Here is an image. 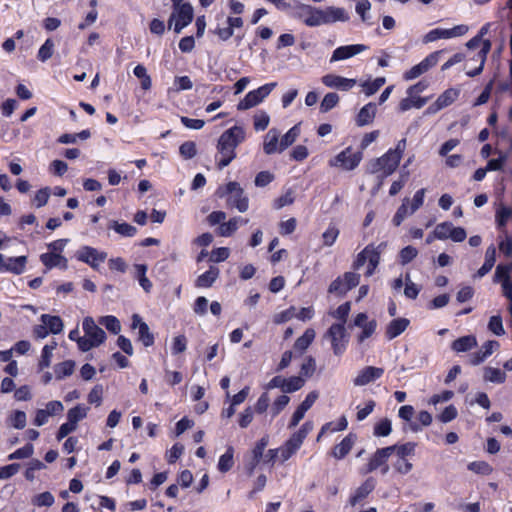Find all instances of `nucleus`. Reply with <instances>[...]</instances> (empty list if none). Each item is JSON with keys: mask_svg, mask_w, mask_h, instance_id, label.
Instances as JSON below:
<instances>
[{"mask_svg": "<svg viewBox=\"0 0 512 512\" xmlns=\"http://www.w3.org/2000/svg\"><path fill=\"white\" fill-rule=\"evenodd\" d=\"M83 330L96 345L100 346L106 339L105 331L96 325L92 317H86L83 320Z\"/></svg>", "mask_w": 512, "mask_h": 512, "instance_id": "obj_16", "label": "nucleus"}, {"mask_svg": "<svg viewBox=\"0 0 512 512\" xmlns=\"http://www.w3.org/2000/svg\"><path fill=\"white\" fill-rule=\"evenodd\" d=\"M383 374V368L366 366L359 371L358 375L354 378L353 383L355 386H365L381 378Z\"/></svg>", "mask_w": 512, "mask_h": 512, "instance_id": "obj_13", "label": "nucleus"}, {"mask_svg": "<svg viewBox=\"0 0 512 512\" xmlns=\"http://www.w3.org/2000/svg\"><path fill=\"white\" fill-rule=\"evenodd\" d=\"M477 339L473 335H467L454 340L451 344L455 352H467L477 346Z\"/></svg>", "mask_w": 512, "mask_h": 512, "instance_id": "obj_30", "label": "nucleus"}, {"mask_svg": "<svg viewBox=\"0 0 512 512\" xmlns=\"http://www.w3.org/2000/svg\"><path fill=\"white\" fill-rule=\"evenodd\" d=\"M312 430L313 423L311 421H307L300 427L298 431L294 432L285 443L298 451L303 444V441Z\"/></svg>", "mask_w": 512, "mask_h": 512, "instance_id": "obj_20", "label": "nucleus"}, {"mask_svg": "<svg viewBox=\"0 0 512 512\" xmlns=\"http://www.w3.org/2000/svg\"><path fill=\"white\" fill-rule=\"evenodd\" d=\"M108 227L123 237H133L137 233L136 227L125 222L119 223L118 221L113 220L109 223Z\"/></svg>", "mask_w": 512, "mask_h": 512, "instance_id": "obj_37", "label": "nucleus"}, {"mask_svg": "<svg viewBox=\"0 0 512 512\" xmlns=\"http://www.w3.org/2000/svg\"><path fill=\"white\" fill-rule=\"evenodd\" d=\"M393 454V448L384 447L377 449L371 456L364 473H370L387 463L388 458Z\"/></svg>", "mask_w": 512, "mask_h": 512, "instance_id": "obj_19", "label": "nucleus"}, {"mask_svg": "<svg viewBox=\"0 0 512 512\" xmlns=\"http://www.w3.org/2000/svg\"><path fill=\"white\" fill-rule=\"evenodd\" d=\"M290 398L287 395L279 396L272 404L270 413L276 417L288 405Z\"/></svg>", "mask_w": 512, "mask_h": 512, "instance_id": "obj_61", "label": "nucleus"}, {"mask_svg": "<svg viewBox=\"0 0 512 512\" xmlns=\"http://www.w3.org/2000/svg\"><path fill=\"white\" fill-rule=\"evenodd\" d=\"M173 10L169 18V27L172 22L175 21L174 31L180 33L184 27L192 22L194 16L193 7L190 3L186 2L177 7H173Z\"/></svg>", "mask_w": 512, "mask_h": 512, "instance_id": "obj_6", "label": "nucleus"}, {"mask_svg": "<svg viewBox=\"0 0 512 512\" xmlns=\"http://www.w3.org/2000/svg\"><path fill=\"white\" fill-rule=\"evenodd\" d=\"M132 329L138 328V340L146 347L152 346L154 343V336L150 332L149 326L142 320L140 315H132Z\"/></svg>", "mask_w": 512, "mask_h": 512, "instance_id": "obj_14", "label": "nucleus"}, {"mask_svg": "<svg viewBox=\"0 0 512 512\" xmlns=\"http://www.w3.org/2000/svg\"><path fill=\"white\" fill-rule=\"evenodd\" d=\"M427 101H428V98H425V97L409 96L400 101L399 109L402 112H405V111L411 109L412 107L420 109L427 103Z\"/></svg>", "mask_w": 512, "mask_h": 512, "instance_id": "obj_39", "label": "nucleus"}, {"mask_svg": "<svg viewBox=\"0 0 512 512\" xmlns=\"http://www.w3.org/2000/svg\"><path fill=\"white\" fill-rule=\"evenodd\" d=\"M99 323L115 335L121 331L120 321L115 316H103L99 319Z\"/></svg>", "mask_w": 512, "mask_h": 512, "instance_id": "obj_47", "label": "nucleus"}, {"mask_svg": "<svg viewBox=\"0 0 512 512\" xmlns=\"http://www.w3.org/2000/svg\"><path fill=\"white\" fill-rule=\"evenodd\" d=\"M219 276V269L215 266H211L208 271L198 276L195 285L199 288H208L213 285Z\"/></svg>", "mask_w": 512, "mask_h": 512, "instance_id": "obj_32", "label": "nucleus"}, {"mask_svg": "<svg viewBox=\"0 0 512 512\" xmlns=\"http://www.w3.org/2000/svg\"><path fill=\"white\" fill-rule=\"evenodd\" d=\"M418 254V251L413 246H406L400 251V261L402 265L411 262Z\"/></svg>", "mask_w": 512, "mask_h": 512, "instance_id": "obj_63", "label": "nucleus"}, {"mask_svg": "<svg viewBox=\"0 0 512 512\" xmlns=\"http://www.w3.org/2000/svg\"><path fill=\"white\" fill-rule=\"evenodd\" d=\"M339 102V96L337 93H327L320 103V111L326 113L333 109Z\"/></svg>", "mask_w": 512, "mask_h": 512, "instance_id": "obj_50", "label": "nucleus"}, {"mask_svg": "<svg viewBox=\"0 0 512 512\" xmlns=\"http://www.w3.org/2000/svg\"><path fill=\"white\" fill-rule=\"evenodd\" d=\"M499 342L495 340H489L485 342L481 349L469 356V363L473 366H477L484 362L495 350L499 348Z\"/></svg>", "mask_w": 512, "mask_h": 512, "instance_id": "obj_18", "label": "nucleus"}, {"mask_svg": "<svg viewBox=\"0 0 512 512\" xmlns=\"http://www.w3.org/2000/svg\"><path fill=\"white\" fill-rule=\"evenodd\" d=\"M348 422L345 416H342L338 423L334 425L333 422H328L325 425L322 426L320 433L317 436V441L320 440L322 435L326 432H337V431H343L347 428Z\"/></svg>", "mask_w": 512, "mask_h": 512, "instance_id": "obj_44", "label": "nucleus"}, {"mask_svg": "<svg viewBox=\"0 0 512 512\" xmlns=\"http://www.w3.org/2000/svg\"><path fill=\"white\" fill-rule=\"evenodd\" d=\"M245 130L241 126H233L219 138L217 152L220 159L217 166L220 170L228 166L236 158V147L245 140Z\"/></svg>", "mask_w": 512, "mask_h": 512, "instance_id": "obj_1", "label": "nucleus"}, {"mask_svg": "<svg viewBox=\"0 0 512 512\" xmlns=\"http://www.w3.org/2000/svg\"><path fill=\"white\" fill-rule=\"evenodd\" d=\"M180 155L185 159L193 158L196 153V144L193 141H186L179 148Z\"/></svg>", "mask_w": 512, "mask_h": 512, "instance_id": "obj_62", "label": "nucleus"}, {"mask_svg": "<svg viewBox=\"0 0 512 512\" xmlns=\"http://www.w3.org/2000/svg\"><path fill=\"white\" fill-rule=\"evenodd\" d=\"M305 384L303 378L299 376H293L288 379L285 378L284 393H292L300 390Z\"/></svg>", "mask_w": 512, "mask_h": 512, "instance_id": "obj_51", "label": "nucleus"}, {"mask_svg": "<svg viewBox=\"0 0 512 512\" xmlns=\"http://www.w3.org/2000/svg\"><path fill=\"white\" fill-rule=\"evenodd\" d=\"M362 156V152H353L352 149L348 147L331 159L330 165L334 167H341L347 171L353 170L361 162Z\"/></svg>", "mask_w": 512, "mask_h": 512, "instance_id": "obj_8", "label": "nucleus"}, {"mask_svg": "<svg viewBox=\"0 0 512 512\" xmlns=\"http://www.w3.org/2000/svg\"><path fill=\"white\" fill-rule=\"evenodd\" d=\"M375 488V480L373 478H368L365 482L359 486L354 495H352L349 499V503L351 506H355L357 503L365 499Z\"/></svg>", "mask_w": 512, "mask_h": 512, "instance_id": "obj_22", "label": "nucleus"}, {"mask_svg": "<svg viewBox=\"0 0 512 512\" xmlns=\"http://www.w3.org/2000/svg\"><path fill=\"white\" fill-rule=\"evenodd\" d=\"M300 135L299 125H294L280 140L279 142V153L283 152L289 146H291Z\"/></svg>", "mask_w": 512, "mask_h": 512, "instance_id": "obj_40", "label": "nucleus"}, {"mask_svg": "<svg viewBox=\"0 0 512 512\" xmlns=\"http://www.w3.org/2000/svg\"><path fill=\"white\" fill-rule=\"evenodd\" d=\"M135 277L138 279L143 290L149 293L152 289V282L147 278V266L145 264H135Z\"/></svg>", "mask_w": 512, "mask_h": 512, "instance_id": "obj_38", "label": "nucleus"}, {"mask_svg": "<svg viewBox=\"0 0 512 512\" xmlns=\"http://www.w3.org/2000/svg\"><path fill=\"white\" fill-rule=\"evenodd\" d=\"M216 194L220 198L227 197V206L236 208L241 213L246 212L249 208V198L236 181H231L226 186L219 187Z\"/></svg>", "mask_w": 512, "mask_h": 512, "instance_id": "obj_2", "label": "nucleus"}, {"mask_svg": "<svg viewBox=\"0 0 512 512\" xmlns=\"http://www.w3.org/2000/svg\"><path fill=\"white\" fill-rule=\"evenodd\" d=\"M354 437L352 434L347 435L339 444L332 449V455L336 459H343L352 449Z\"/></svg>", "mask_w": 512, "mask_h": 512, "instance_id": "obj_31", "label": "nucleus"}, {"mask_svg": "<svg viewBox=\"0 0 512 512\" xmlns=\"http://www.w3.org/2000/svg\"><path fill=\"white\" fill-rule=\"evenodd\" d=\"M74 369L75 362L73 360H66L61 363H58L54 366L55 378L57 380H62L63 378L72 375Z\"/></svg>", "mask_w": 512, "mask_h": 512, "instance_id": "obj_35", "label": "nucleus"}, {"mask_svg": "<svg viewBox=\"0 0 512 512\" xmlns=\"http://www.w3.org/2000/svg\"><path fill=\"white\" fill-rule=\"evenodd\" d=\"M377 107L376 104L370 102L363 106L357 117H356V124L359 127H363L366 125H369L373 122L375 115H376Z\"/></svg>", "mask_w": 512, "mask_h": 512, "instance_id": "obj_23", "label": "nucleus"}, {"mask_svg": "<svg viewBox=\"0 0 512 512\" xmlns=\"http://www.w3.org/2000/svg\"><path fill=\"white\" fill-rule=\"evenodd\" d=\"M315 338V331L307 329L302 336H300L294 343V349L304 352Z\"/></svg>", "mask_w": 512, "mask_h": 512, "instance_id": "obj_41", "label": "nucleus"}, {"mask_svg": "<svg viewBox=\"0 0 512 512\" xmlns=\"http://www.w3.org/2000/svg\"><path fill=\"white\" fill-rule=\"evenodd\" d=\"M339 233V229L336 226L330 225L322 234L324 246H332L335 243L336 239L338 238Z\"/></svg>", "mask_w": 512, "mask_h": 512, "instance_id": "obj_55", "label": "nucleus"}, {"mask_svg": "<svg viewBox=\"0 0 512 512\" xmlns=\"http://www.w3.org/2000/svg\"><path fill=\"white\" fill-rule=\"evenodd\" d=\"M388 447L393 448V453H396L397 458H406L415 454L416 443L407 442L401 445H392Z\"/></svg>", "mask_w": 512, "mask_h": 512, "instance_id": "obj_42", "label": "nucleus"}, {"mask_svg": "<svg viewBox=\"0 0 512 512\" xmlns=\"http://www.w3.org/2000/svg\"><path fill=\"white\" fill-rule=\"evenodd\" d=\"M279 136L280 133L277 129H270L264 137L263 151L267 155L279 152Z\"/></svg>", "mask_w": 512, "mask_h": 512, "instance_id": "obj_24", "label": "nucleus"}, {"mask_svg": "<svg viewBox=\"0 0 512 512\" xmlns=\"http://www.w3.org/2000/svg\"><path fill=\"white\" fill-rule=\"evenodd\" d=\"M270 122V117L267 113L261 112L260 114H256L254 116V128L256 131L265 130Z\"/></svg>", "mask_w": 512, "mask_h": 512, "instance_id": "obj_64", "label": "nucleus"}, {"mask_svg": "<svg viewBox=\"0 0 512 512\" xmlns=\"http://www.w3.org/2000/svg\"><path fill=\"white\" fill-rule=\"evenodd\" d=\"M27 264L26 256L19 257H9L7 259L4 258L2 254H0V271L10 272L16 275H20L25 271Z\"/></svg>", "mask_w": 512, "mask_h": 512, "instance_id": "obj_12", "label": "nucleus"}, {"mask_svg": "<svg viewBox=\"0 0 512 512\" xmlns=\"http://www.w3.org/2000/svg\"><path fill=\"white\" fill-rule=\"evenodd\" d=\"M54 501V496L48 491L36 495L32 500L33 504L39 507H50L54 504Z\"/></svg>", "mask_w": 512, "mask_h": 512, "instance_id": "obj_53", "label": "nucleus"}, {"mask_svg": "<svg viewBox=\"0 0 512 512\" xmlns=\"http://www.w3.org/2000/svg\"><path fill=\"white\" fill-rule=\"evenodd\" d=\"M233 452V448L229 447L226 450V452L220 457L218 462V469L222 473L228 472L233 467Z\"/></svg>", "mask_w": 512, "mask_h": 512, "instance_id": "obj_46", "label": "nucleus"}, {"mask_svg": "<svg viewBox=\"0 0 512 512\" xmlns=\"http://www.w3.org/2000/svg\"><path fill=\"white\" fill-rule=\"evenodd\" d=\"M410 321L407 318H397L392 320L386 328V337L392 340L402 334L409 326Z\"/></svg>", "mask_w": 512, "mask_h": 512, "instance_id": "obj_26", "label": "nucleus"}, {"mask_svg": "<svg viewBox=\"0 0 512 512\" xmlns=\"http://www.w3.org/2000/svg\"><path fill=\"white\" fill-rule=\"evenodd\" d=\"M41 322L46 325L49 333L58 334L63 330V321L59 316L43 314L41 316Z\"/></svg>", "mask_w": 512, "mask_h": 512, "instance_id": "obj_34", "label": "nucleus"}, {"mask_svg": "<svg viewBox=\"0 0 512 512\" xmlns=\"http://www.w3.org/2000/svg\"><path fill=\"white\" fill-rule=\"evenodd\" d=\"M459 90L457 89H447L445 90L436 100L438 101V105L443 108L451 105L459 96Z\"/></svg>", "mask_w": 512, "mask_h": 512, "instance_id": "obj_45", "label": "nucleus"}, {"mask_svg": "<svg viewBox=\"0 0 512 512\" xmlns=\"http://www.w3.org/2000/svg\"><path fill=\"white\" fill-rule=\"evenodd\" d=\"M88 410V407L77 405L68 411L67 420L77 426L78 422L87 416Z\"/></svg>", "mask_w": 512, "mask_h": 512, "instance_id": "obj_43", "label": "nucleus"}, {"mask_svg": "<svg viewBox=\"0 0 512 512\" xmlns=\"http://www.w3.org/2000/svg\"><path fill=\"white\" fill-rule=\"evenodd\" d=\"M442 51H436L431 54H429L426 58H424L420 63L413 66L411 69L406 71L403 75V78L407 81L413 80L422 74L426 73L429 69L434 67L438 61L439 57L441 55Z\"/></svg>", "mask_w": 512, "mask_h": 512, "instance_id": "obj_10", "label": "nucleus"}, {"mask_svg": "<svg viewBox=\"0 0 512 512\" xmlns=\"http://www.w3.org/2000/svg\"><path fill=\"white\" fill-rule=\"evenodd\" d=\"M321 81L329 88H335L342 91H348L356 85L355 79H349L335 74H326L321 78Z\"/></svg>", "mask_w": 512, "mask_h": 512, "instance_id": "obj_15", "label": "nucleus"}, {"mask_svg": "<svg viewBox=\"0 0 512 512\" xmlns=\"http://www.w3.org/2000/svg\"><path fill=\"white\" fill-rule=\"evenodd\" d=\"M326 336L330 339L333 353L336 356L342 355L348 344V334L343 323H335L330 326Z\"/></svg>", "mask_w": 512, "mask_h": 512, "instance_id": "obj_5", "label": "nucleus"}, {"mask_svg": "<svg viewBox=\"0 0 512 512\" xmlns=\"http://www.w3.org/2000/svg\"><path fill=\"white\" fill-rule=\"evenodd\" d=\"M248 219L233 217L228 222H223L218 228V234L222 237L231 236L238 229L240 224H247Z\"/></svg>", "mask_w": 512, "mask_h": 512, "instance_id": "obj_29", "label": "nucleus"}, {"mask_svg": "<svg viewBox=\"0 0 512 512\" xmlns=\"http://www.w3.org/2000/svg\"><path fill=\"white\" fill-rule=\"evenodd\" d=\"M399 156H396L392 149L388 150L383 156L372 160L369 163V172L372 174L383 172L384 176L391 175L400 163Z\"/></svg>", "mask_w": 512, "mask_h": 512, "instance_id": "obj_3", "label": "nucleus"}, {"mask_svg": "<svg viewBox=\"0 0 512 512\" xmlns=\"http://www.w3.org/2000/svg\"><path fill=\"white\" fill-rule=\"evenodd\" d=\"M365 50L367 46L363 44L340 46L333 51L330 62L349 59Z\"/></svg>", "mask_w": 512, "mask_h": 512, "instance_id": "obj_17", "label": "nucleus"}, {"mask_svg": "<svg viewBox=\"0 0 512 512\" xmlns=\"http://www.w3.org/2000/svg\"><path fill=\"white\" fill-rule=\"evenodd\" d=\"M483 378L485 381L502 384L505 382L507 376L506 373L499 368L485 367Z\"/></svg>", "mask_w": 512, "mask_h": 512, "instance_id": "obj_36", "label": "nucleus"}, {"mask_svg": "<svg viewBox=\"0 0 512 512\" xmlns=\"http://www.w3.org/2000/svg\"><path fill=\"white\" fill-rule=\"evenodd\" d=\"M326 25L336 22H347L349 15L342 7L328 6L325 8Z\"/></svg>", "mask_w": 512, "mask_h": 512, "instance_id": "obj_27", "label": "nucleus"}, {"mask_svg": "<svg viewBox=\"0 0 512 512\" xmlns=\"http://www.w3.org/2000/svg\"><path fill=\"white\" fill-rule=\"evenodd\" d=\"M276 83H268L256 90L250 91L246 94L244 99H242L238 105V110H247L262 102L276 87Z\"/></svg>", "mask_w": 512, "mask_h": 512, "instance_id": "obj_7", "label": "nucleus"}, {"mask_svg": "<svg viewBox=\"0 0 512 512\" xmlns=\"http://www.w3.org/2000/svg\"><path fill=\"white\" fill-rule=\"evenodd\" d=\"M466 45L469 49H473L482 45L477 54L471 59L472 61L477 62L478 66L473 70L467 71L466 73L469 77H475L479 75L483 70L487 54L491 49V43L489 40L482 41L480 36H476L469 40Z\"/></svg>", "mask_w": 512, "mask_h": 512, "instance_id": "obj_4", "label": "nucleus"}, {"mask_svg": "<svg viewBox=\"0 0 512 512\" xmlns=\"http://www.w3.org/2000/svg\"><path fill=\"white\" fill-rule=\"evenodd\" d=\"M488 329L497 336L505 334L502 318L499 315L492 316L488 323Z\"/></svg>", "mask_w": 512, "mask_h": 512, "instance_id": "obj_60", "label": "nucleus"}, {"mask_svg": "<svg viewBox=\"0 0 512 512\" xmlns=\"http://www.w3.org/2000/svg\"><path fill=\"white\" fill-rule=\"evenodd\" d=\"M512 216V208L501 205L496 211V222L499 228H503Z\"/></svg>", "mask_w": 512, "mask_h": 512, "instance_id": "obj_54", "label": "nucleus"}, {"mask_svg": "<svg viewBox=\"0 0 512 512\" xmlns=\"http://www.w3.org/2000/svg\"><path fill=\"white\" fill-rule=\"evenodd\" d=\"M385 81L384 77H378L372 82H364L362 84L364 93L367 96L375 94L385 84Z\"/></svg>", "mask_w": 512, "mask_h": 512, "instance_id": "obj_52", "label": "nucleus"}, {"mask_svg": "<svg viewBox=\"0 0 512 512\" xmlns=\"http://www.w3.org/2000/svg\"><path fill=\"white\" fill-rule=\"evenodd\" d=\"M34 453V447L32 444H26L24 447L17 449L8 456L9 460L25 459L29 458Z\"/></svg>", "mask_w": 512, "mask_h": 512, "instance_id": "obj_58", "label": "nucleus"}, {"mask_svg": "<svg viewBox=\"0 0 512 512\" xmlns=\"http://www.w3.org/2000/svg\"><path fill=\"white\" fill-rule=\"evenodd\" d=\"M54 42L51 39H47L38 51V59L42 62L47 61L53 55Z\"/></svg>", "mask_w": 512, "mask_h": 512, "instance_id": "obj_56", "label": "nucleus"}, {"mask_svg": "<svg viewBox=\"0 0 512 512\" xmlns=\"http://www.w3.org/2000/svg\"><path fill=\"white\" fill-rule=\"evenodd\" d=\"M370 246V252L367 255V261L369 262L367 275L370 276L373 274L374 270L378 266L380 262V254L387 246L386 242H381L377 247H374L373 245Z\"/></svg>", "mask_w": 512, "mask_h": 512, "instance_id": "obj_28", "label": "nucleus"}, {"mask_svg": "<svg viewBox=\"0 0 512 512\" xmlns=\"http://www.w3.org/2000/svg\"><path fill=\"white\" fill-rule=\"evenodd\" d=\"M392 431L391 421L388 418L382 419L374 427V435L386 437Z\"/></svg>", "mask_w": 512, "mask_h": 512, "instance_id": "obj_59", "label": "nucleus"}, {"mask_svg": "<svg viewBox=\"0 0 512 512\" xmlns=\"http://www.w3.org/2000/svg\"><path fill=\"white\" fill-rule=\"evenodd\" d=\"M57 346L56 342H53L51 345H45L42 349L41 359L39 361V369L43 370L50 366L51 358L53 355V351Z\"/></svg>", "mask_w": 512, "mask_h": 512, "instance_id": "obj_48", "label": "nucleus"}, {"mask_svg": "<svg viewBox=\"0 0 512 512\" xmlns=\"http://www.w3.org/2000/svg\"><path fill=\"white\" fill-rule=\"evenodd\" d=\"M300 12L298 13L299 18H303V22L308 27H318L321 26V21L317 18V13L315 12V7L311 5L301 4Z\"/></svg>", "mask_w": 512, "mask_h": 512, "instance_id": "obj_25", "label": "nucleus"}, {"mask_svg": "<svg viewBox=\"0 0 512 512\" xmlns=\"http://www.w3.org/2000/svg\"><path fill=\"white\" fill-rule=\"evenodd\" d=\"M468 469L474 473L489 475L492 472V467L485 461H474L468 464Z\"/></svg>", "mask_w": 512, "mask_h": 512, "instance_id": "obj_57", "label": "nucleus"}, {"mask_svg": "<svg viewBox=\"0 0 512 512\" xmlns=\"http://www.w3.org/2000/svg\"><path fill=\"white\" fill-rule=\"evenodd\" d=\"M495 260H496V249L494 246H489L485 253V262L478 269L477 276L479 278H481V277L485 276L488 272H490L495 264Z\"/></svg>", "mask_w": 512, "mask_h": 512, "instance_id": "obj_33", "label": "nucleus"}, {"mask_svg": "<svg viewBox=\"0 0 512 512\" xmlns=\"http://www.w3.org/2000/svg\"><path fill=\"white\" fill-rule=\"evenodd\" d=\"M468 32L466 25H457L450 29L436 28L429 31L423 38L424 43L434 42L438 39H451L463 36Z\"/></svg>", "mask_w": 512, "mask_h": 512, "instance_id": "obj_9", "label": "nucleus"}, {"mask_svg": "<svg viewBox=\"0 0 512 512\" xmlns=\"http://www.w3.org/2000/svg\"><path fill=\"white\" fill-rule=\"evenodd\" d=\"M452 228L453 224L451 222H442L438 224L433 231L434 238L438 240L449 239Z\"/></svg>", "mask_w": 512, "mask_h": 512, "instance_id": "obj_49", "label": "nucleus"}, {"mask_svg": "<svg viewBox=\"0 0 512 512\" xmlns=\"http://www.w3.org/2000/svg\"><path fill=\"white\" fill-rule=\"evenodd\" d=\"M76 258L90 265L93 269H97L98 266L106 260L107 253L99 252L97 249L90 246H84L77 251Z\"/></svg>", "mask_w": 512, "mask_h": 512, "instance_id": "obj_11", "label": "nucleus"}, {"mask_svg": "<svg viewBox=\"0 0 512 512\" xmlns=\"http://www.w3.org/2000/svg\"><path fill=\"white\" fill-rule=\"evenodd\" d=\"M40 260L47 269L60 267L65 270L68 267L67 259L59 253H43Z\"/></svg>", "mask_w": 512, "mask_h": 512, "instance_id": "obj_21", "label": "nucleus"}]
</instances>
